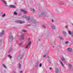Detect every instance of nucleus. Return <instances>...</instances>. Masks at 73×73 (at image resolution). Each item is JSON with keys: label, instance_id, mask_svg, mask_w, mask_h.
Masks as SVG:
<instances>
[{"label": "nucleus", "instance_id": "obj_1", "mask_svg": "<svg viewBox=\"0 0 73 73\" xmlns=\"http://www.w3.org/2000/svg\"><path fill=\"white\" fill-rule=\"evenodd\" d=\"M23 17L26 19V21H29L30 20V17L29 16H27V15H23Z\"/></svg>", "mask_w": 73, "mask_h": 73}, {"label": "nucleus", "instance_id": "obj_2", "mask_svg": "<svg viewBox=\"0 0 73 73\" xmlns=\"http://www.w3.org/2000/svg\"><path fill=\"white\" fill-rule=\"evenodd\" d=\"M16 23H18L19 24H24V23H25V21H22L21 20H17L15 21Z\"/></svg>", "mask_w": 73, "mask_h": 73}, {"label": "nucleus", "instance_id": "obj_3", "mask_svg": "<svg viewBox=\"0 0 73 73\" xmlns=\"http://www.w3.org/2000/svg\"><path fill=\"white\" fill-rule=\"evenodd\" d=\"M13 36H9V42H11V41H13Z\"/></svg>", "mask_w": 73, "mask_h": 73}, {"label": "nucleus", "instance_id": "obj_4", "mask_svg": "<svg viewBox=\"0 0 73 73\" xmlns=\"http://www.w3.org/2000/svg\"><path fill=\"white\" fill-rule=\"evenodd\" d=\"M30 39H31L30 38H29L28 39L27 42H28V45H31V44L32 43V42L30 40Z\"/></svg>", "mask_w": 73, "mask_h": 73}, {"label": "nucleus", "instance_id": "obj_5", "mask_svg": "<svg viewBox=\"0 0 73 73\" xmlns=\"http://www.w3.org/2000/svg\"><path fill=\"white\" fill-rule=\"evenodd\" d=\"M24 34H22L20 36V37H21V41L22 40H23L24 39Z\"/></svg>", "mask_w": 73, "mask_h": 73}, {"label": "nucleus", "instance_id": "obj_6", "mask_svg": "<svg viewBox=\"0 0 73 73\" xmlns=\"http://www.w3.org/2000/svg\"><path fill=\"white\" fill-rule=\"evenodd\" d=\"M21 12H23L24 13V14H25V15H27V14H28V12L27 11H25L24 10H23L22 9H21Z\"/></svg>", "mask_w": 73, "mask_h": 73}, {"label": "nucleus", "instance_id": "obj_7", "mask_svg": "<svg viewBox=\"0 0 73 73\" xmlns=\"http://www.w3.org/2000/svg\"><path fill=\"white\" fill-rule=\"evenodd\" d=\"M4 31L3 30L1 33H0V37H2V36L4 35Z\"/></svg>", "mask_w": 73, "mask_h": 73}, {"label": "nucleus", "instance_id": "obj_8", "mask_svg": "<svg viewBox=\"0 0 73 73\" xmlns=\"http://www.w3.org/2000/svg\"><path fill=\"white\" fill-rule=\"evenodd\" d=\"M51 27L52 29H54V30H55V29H56V26H55V25H52Z\"/></svg>", "mask_w": 73, "mask_h": 73}, {"label": "nucleus", "instance_id": "obj_9", "mask_svg": "<svg viewBox=\"0 0 73 73\" xmlns=\"http://www.w3.org/2000/svg\"><path fill=\"white\" fill-rule=\"evenodd\" d=\"M10 8H16V6L14 5H11L9 6Z\"/></svg>", "mask_w": 73, "mask_h": 73}, {"label": "nucleus", "instance_id": "obj_10", "mask_svg": "<svg viewBox=\"0 0 73 73\" xmlns=\"http://www.w3.org/2000/svg\"><path fill=\"white\" fill-rule=\"evenodd\" d=\"M67 50L68 52H72V48H67Z\"/></svg>", "mask_w": 73, "mask_h": 73}, {"label": "nucleus", "instance_id": "obj_11", "mask_svg": "<svg viewBox=\"0 0 73 73\" xmlns=\"http://www.w3.org/2000/svg\"><path fill=\"white\" fill-rule=\"evenodd\" d=\"M3 3H4L5 4V7H7V1H5Z\"/></svg>", "mask_w": 73, "mask_h": 73}, {"label": "nucleus", "instance_id": "obj_12", "mask_svg": "<svg viewBox=\"0 0 73 73\" xmlns=\"http://www.w3.org/2000/svg\"><path fill=\"white\" fill-rule=\"evenodd\" d=\"M58 72H59L58 68H56L55 69V72L56 73H58Z\"/></svg>", "mask_w": 73, "mask_h": 73}, {"label": "nucleus", "instance_id": "obj_13", "mask_svg": "<svg viewBox=\"0 0 73 73\" xmlns=\"http://www.w3.org/2000/svg\"><path fill=\"white\" fill-rule=\"evenodd\" d=\"M59 37L60 40H61V41L64 40V38H63V37L60 36L59 35Z\"/></svg>", "mask_w": 73, "mask_h": 73}, {"label": "nucleus", "instance_id": "obj_14", "mask_svg": "<svg viewBox=\"0 0 73 73\" xmlns=\"http://www.w3.org/2000/svg\"><path fill=\"white\" fill-rule=\"evenodd\" d=\"M39 63V62H38V61L36 63V65L35 66V67H36V68H37V66H38Z\"/></svg>", "mask_w": 73, "mask_h": 73}, {"label": "nucleus", "instance_id": "obj_15", "mask_svg": "<svg viewBox=\"0 0 73 73\" xmlns=\"http://www.w3.org/2000/svg\"><path fill=\"white\" fill-rule=\"evenodd\" d=\"M31 21L33 22V23H35L36 22V20H34L33 19H31Z\"/></svg>", "mask_w": 73, "mask_h": 73}, {"label": "nucleus", "instance_id": "obj_16", "mask_svg": "<svg viewBox=\"0 0 73 73\" xmlns=\"http://www.w3.org/2000/svg\"><path fill=\"white\" fill-rule=\"evenodd\" d=\"M21 64H20V63H19V64L18 65V68H19V69H21Z\"/></svg>", "mask_w": 73, "mask_h": 73}, {"label": "nucleus", "instance_id": "obj_17", "mask_svg": "<svg viewBox=\"0 0 73 73\" xmlns=\"http://www.w3.org/2000/svg\"><path fill=\"white\" fill-rule=\"evenodd\" d=\"M68 65L69 66L70 68H71L72 67V64L69 63H68Z\"/></svg>", "mask_w": 73, "mask_h": 73}, {"label": "nucleus", "instance_id": "obj_18", "mask_svg": "<svg viewBox=\"0 0 73 73\" xmlns=\"http://www.w3.org/2000/svg\"><path fill=\"white\" fill-rule=\"evenodd\" d=\"M16 12H17V11L16 10H15V11L14 12V13L15 15H17V13Z\"/></svg>", "mask_w": 73, "mask_h": 73}, {"label": "nucleus", "instance_id": "obj_19", "mask_svg": "<svg viewBox=\"0 0 73 73\" xmlns=\"http://www.w3.org/2000/svg\"><path fill=\"white\" fill-rule=\"evenodd\" d=\"M21 59H22L23 58V57H24V54H21Z\"/></svg>", "mask_w": 73, "mask_h": 73}, {"label": "nucleus", "instance_id": "obj_20", "mask_svg": "<svg viewBox=\"0 0 73 73\" xmlns=\"http://www.w3.org/2000/svg\"><path fill=\"white\" fill-rule=\"evenodd\" d=\"M2 65L4 68H5L6 69H7V67H6V66H5V64H3Z\"/></svg>", "mask_w": 73, "mask_h": 73}, {"label": "nucleus", "instance_id": "obj_21", "mask_svg": "<svg viewBox=\"0 0 73 73\" xmlns=\"http://www.w3.org/2000/svg\"><path fill=\"white\" fill-rule=\"evenodd\" d=\"M29 45H26V47H25V50H28V47L29 46Z\"/></svg>", "mask_w": 73, "mask_h": 73}, {"label": "nucleus", "instance_id": "obj_22", "mask_svg": "<svg viewBox=\"0 0 73 73\" xmlns=\"http://www.w3.org/2000/svg\"><path fill=\"white\" fill-rule=\"evenodd\" d=\"M68 34H69L70 35H72V32L70 31H68Z\"/></svg>", "mask_w": 73, "mask_h": 73}, {"label": "nucleus", "instance_id": "obj_23", "mask_svg": "<svg viewBox=\"0 0 73 73\" xmlns=\"http://www.w3.org/2000/svg\"><path fill=\"white\" fill-rule=\"evenodd\" d=\"M60 62L61 64L62 65V66L64 67V64L62 63V61H60Z\"/></svg>", "mask_w": 73, "mask_h": 73}, {"label": "nucleus", "instance_id": "obj_24", "mask_svg": "<svg viewBox=\"0 0 73 73\" xmlns=\"http://www.w3.org/2000/svg\"><path fill=\"white\" fill-rule=\"evenodd\" d=\"M61 58V60H62V61H64V60H65L64 57H62Z\"/></svg>", "mask_w": 73, "mask_h": 73}, {"label": "nucleus", "instance_id": "obj_25", "mask_svg": "<svg viewBox=\"0 0 73 73\" xmlns=\"http://www.w3.org/2000/svg\"><path fill=\"white\" fill-rule=\"evenodd\" d=\"M8 57L9 58H12V56L11 55L9 54L8 55Z\"/></svg>", "mask_w": 73, "mask_h": 73}, {"label": "nucleus", "instance_id": "obj_26", "mask_svg": "<svg viewBox=\"0 0 73 73\" xmlns=\"http://www.w3.org/2000/svg\"><path fill=\"white\" fill-rule=\"evenodd\" d=\"M62 34H66V32L65 31H63L62 32Z\"/></svg>", "mask_w": 73, "mask_h": 73}, {"label": "nucleus", "instance_id": "obj_27", "mask_svg": "<svg viewBox=\"0 0 73 73\" xmlns=\"http://www.w3.org/2000/svg\"><path fill=\"white\" fill-rule=\"evenodd\" d=\"M44 15V13L42 12L41 14V15L40 16H43Z\"/></svg>", "mask_w": 73, "mask_h": 73}, {"label": "nucleus", "instance_id": "obj_28", "mask_svg": "<svg viewBox=\"0 0 73 73\" xmlns=\"http://www.w3.org/2000/svg\"><path fill=\"white\" fill-rule=\"evenodd\" d=\"M69 42L68 41H66L65 42V44H68Z\"/></svg>", "mask_w": 73, "mask_h": 73}, {"label": "nucleus", "instance_id": "obj_29", "mask_svg": "<svg viewBox=\"0 0 73 73\" xmlns=\"http://www.w3.org/2000/svg\"><path fill=\"white\" fill-rule=\"evenodd\" d=\"M5 16V13H4L2 16V17H4Z\"/></svg>", "mask_w": 73, "mask_h": 73}, {"label": "nucleus", "instance_id": "obj_30", "mask_svg": "<svg viewBox=\"0 0 73 73\" xmlns=\"http://www.w3.org/2000/svg\"><path fill=\"white\" fill-rule=\"evenodd\" d=\"M63 36H64V37H65L66 36V34H62Z\"/></svg>", "mask_w": 73, "mask_h": 73}, {"label": "nucleus", "instance_id": "obj_31", "mask_svg": "<svg viewBox=\"0 0 73 73\" xmlns=\"http://www.w3.org/2000/svg\"><path fill=\"white\" fill-rule=\"evenodd\" d=\"M46 54H44L43 56V57H45L46 56Z\"/></svg>", "mask_w": 73, "mask_h": 73}, {"label": "nucleus", "instance_id": "obj_32", "mask_svg": "<svg viewBox=\"0 0 73 73\" xmlns=\"http://www.w3.org/2000/svg\"><path fill=\"white\" fill-rule=\"evenodd\" d=\"M42 27L44 29H45V28H46V26H45L43 25L42 26Z\"/></svg>", "mask_w": 73, "mask_h": 73}, {"label": "nucleus", "instance_id": "obj_33", "mask_svg": "<svg viewBox=\"0 0 73 73\" xmlns=\"http://www.w3.org/2000/svg\"><path fill=\"white\" fill-rule=\"evenodd\" d=\"M21 45H22V43L21 42H20L19 44V46H20Z\"/></svg>", "mask_w": 73, "mask_h": 73}, {"label": "nucleus", "instance_id": "obj_34", "mask_svg": "<svg viewBox=\"0 0 73 73\" xmlns=\"http://www.w3.org/2000/svg\"><path fill=\"white\" fill-rule=\"evenodd\" d=\"M45 16L46 17H49V15L47 14H45Z\"/></svg>", "mask_w": 73, "mask_h": 73}, {"label": "nucleus", "instance_id": "obj_35", "mask_svg": "<svg viewBox=\"0 0 73 73\" xmlns=\"http://www.w3.org/2000/svg\"><path fill=\"white\" fill-rule=\"evenodd\" d=\"M31 10L32 12H35V10L34 9H31Z\"/></svg>", "mask_w": 73, "mask_h": 73}, {"label": "nucleus", "instance_id": "obj_36", "mask_svg": "<svg viewBox=\"0 0 73 73\" xmlns=\"http://www.w3.org/2000/svg\"><path fill=\"white\" fill-rule=\"evenodd\" d=\"M22 32H27V31L23 30H22Z\"/></svg>", "mask_w": 73, "mask_h": 73}, {"label": "nucleus", "instance_id": "obj_37", "mask_svg": "<svg viewBox=\"0 0 73 73\" xmlns=\"http://www.w3.org/2000/svg\"><path fill=\"white\" fill-rule=\"evenodd\" d=\"M71 36L72 37H73V32H72V33Z\"/></svg>", "mask_w": 73, "mask_h": 73}, {"label": "nucleus", "instance_id": "obj_38", "mask_svg": "<svg viewBox=\"0 0 73 73\" xmlns=\"http://www.w3.org/2000/svg\"><path fill=\"white\" fill-rule=\"evenodd\" d=\"M42 66V64L41 63H40L39 64L40 67H41Z\"/></svg>", "mask_w": 73, "mask_h": 73}, {"label": "nucleus", "instance_id": "obj_39", "mask_svg": "<svg viewBox=\"0 0 73 73\" xmlns=\"http://www.w3.org/2000/svg\"><path fill=\"white\" fill-rule=\"evenodd\" d=\"M65 28H67V29H68V26H65Z\"/></svg>", "mask_w": 73, "mask_h": 73}, {"label": "nucleus", "instance_id": "obj_40", "mask_svg": "<svg viewBox=\"0 0 73 73\" xmlns=\"http://www.w3.org/2000/svg\"><path fill=\"white\" fill-rule=\"evenodd\" d=\"M1 1L3 3L4 2V1H5V0H1Z\"/></svg>", "mask_w": 73, "mask_h": 73}, {"label": "nucleus", "instance_id": "obj_41", "mask_svg": "<svg viewBox=\"0 0 73 73\" xmlns=\"http://www.w3.org/2000/svg\"><path fill=\"white\" fill-rule=\"evenodd\" d=\"M48 62H49V64H51V62H50V61H48Z\"/></svg>", "mask_w": 73, "mask_h": 73}, {"label": "nucleus", "instance_id": "obj_42", "mask_svg": "<svg viewBox=\"0 0 73 73\" xmlns=\"http://www.w3.org/2000/svg\"><path fill=\"white\" fill-rule=\"evenodd\" d=\"M52 23H54V21H53V19L52 20Z\"/></svg>", "mask_w": 73, "mask_h": 73}, {"label": "nucleus", "instance_id": "obj_43", "mask_svg": "<svg viewBox=\"0 0 73 73\" xmlns=\"http://www.w3.org/2000/svg\"><path fill=\"white\" fill-rule=\"evenodd\" d=\"M27 26H28L29 27V26H31V25H27Z\"/></svg>", "mask_w": 73, "mask_h": 73}, {"label": "nucleus", "instance_id": "obj_44", "mask_svg": "<svg viewBox=\"0 0 73 73\" xmlns=\"http://www.w3.org/2000/svg\"><path fill=\"white\" fill-rule=\"evenodd\" d=\"M16 73V72H15V71H13V73Z\"/></svg>", "mask_w": 73, "mask_h": 73}, {"label": "nucleus", "instance_id": "obj_45", "mask_svg": "<svg viewBox=\"0 0 73 73\" xmlns=\"http://www.w3.org/2000/svg\"><path fill=\"white\" fill-rule=\"evenodd\" d=\"M23 73V71H21L20 73Z\"/></svg>", "mask_w": 73, "mask_h": 73}, {"label": "nucleus", "instance_id": "obj_46", "mask_svg": "<svg viewBox=\"0 0 73 73\" xmlns=\"http://www.w3.org/2000/svg\"><path fill=\"white\" fill-rule=\"evenodd\" d=\"M11 51V48L9 50V52Z\"/></svg>", "mask_w": 73, "mask_h": 73}, {"label": "nucleus", "instance_id": "obj_47", "mask_svg": "<svg viewBox=\"0 0 73 73\" xmlns=\"http://www.w3.org/2000/svg\"><path fill=\"white\" fill-rule=\"evenodd\" d=\"M50 70H51V69H52V68L50 67Z\"/></svg>", "mask_w": 73, "mask_h": 73}, {"label": "nucleus", "instance_id": "obj_48", "mask_svg": "<svg viewBox=\"0 0 73 73\" xmlns=\"http://www.w3.org/2000/svg\"><path fill=\"white\" fill-rule=\"evenodd\" d=\"M52 47H53V48H54V46H52Z\"/></svg>", "mask_w": 73, "mask_h": 73}, {"label": "nucleus", "instance_id": "obj_49", "mask_svg": "<svg viewBox=\"0 0 73 73\" xmlns=\"http://www.w3.org/2000/svg\"><path fill=\"white\" fill-rule=\"evenodd\" d=\"M47 58H49V56H48Z\"/></svg>", "mask_w": 73, "mask_h": 73}]
</instances>
